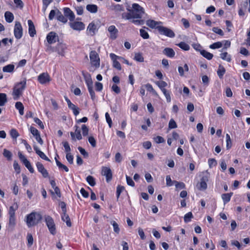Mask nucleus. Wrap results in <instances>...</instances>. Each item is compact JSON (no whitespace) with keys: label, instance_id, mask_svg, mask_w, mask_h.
<instances>
[{"label":"nucleus","instance_id":"4c0bfd02","mask_svg":"<svg viewBox=\"0 0 250 250\" xmlns=\"http://www.w3.org/2000/svg\"><path fill=\"white\" fill-rule=\"evenodd\" d=\"M225 72L226 70L225 68L222 65H219L217 73L220 79L222 78L223 75L225 73Z\"/></svg>","mask_w":250,"mask_h":250},{"label":"nucleus","instance_id":"bb28decb","mask_svg":"<svg viewBox=\"0 0 250 250\" xmlns=\"http://www.w3.org/2000/svg\"><path fill=\"white\" fill-rule=\"evenodd\" d=\"M62 219L63 221L66 222V225L68 227H70L71 226V223L70 221V218L68 215L66 214V212L62 214Z\"/></svg>","mask_w":250,"mask_h":250},{"label":"nucleus","instance_id":"e433bc0d","mask_svg":"<svg viewBox=\"0 0 250 250\" xmlns=\"http://www.w3.org/2000/svg\"><path fill=\"white\" fill-rule=\"evenodd\" d=\"M201 54L208 60L212 59L213 56L212 54L204 50L201 51Z\"/></svg>","mask_w":250,"mask_h":250},{"label":"nucleus","instance_id":"774afa93","mask_svg":"<svg viewBox=\"0 0 250 250\" xmlns=\"http://www.w3.org/2000/svg\"><path fill=\"white\" fill-rule=\"evenodd\" d=\"M30 130L32 135L35 137L40 134L39 131L34 127L31 126Z\"/></svg>","mask_w":250,"mask_h":250},{"label":"nucleus","instance_id":"7ed1b4c3","mask_svg":"<svg viewBox=\"0 0 250 250\" xmlns=\"http://www.w3.org/2000/svg\"><path fill=\"white\" fill-rule=\"evenodd\" d=\"M42 219V215L36 212H32L26 215L25 222L27 226L30 228L37 224Z\"/></svg>","mask_w":250,"mask_h":250},{"label":"nucleus","instance_id":"72a5a7b5","mask_svg":"<svg viewBox=\"0 0 250 250\" xmlns=\"http://www.w3.org/2000/svg\"><path fill=\"white\" fill-rule=\"evenodd\" d=\"M15 66L13 64H8L4 66L2 68V71L4 72H12L14 70Z\"/></svg>","mask_w":250,"mask_h":250},{"label":"nucleus","instance_id":"473e14b6","mask_svg":"<svg viewBox=\"0 0 250 250\" xmlns=\"http://www.w3.org/2000/svg\"><path fill=\"white\" fill-rule=\"evenodd\" d=\"M220 58L228 62H230L231 60V56L227 52H225L220 54Z\"/></svg>","mask_w":250,"mask_h":250},{"label":"nucleus","instance_id":"5701e85b","mask_svg":"<svg viewBox=\"0 0 250 250\" xmlns=\"http://www.w3.org/2000/svg\"><path fill=\"white\" fill-rule=\"evenodd\" d=\"M28 24L29 26V34L31 37H34L36 32L33 22L30 20L28 21Z\"/></svg>","mask_w":250,"mask_h":250},{"label":"nucleus","instance_id":"09e8293b","mask_svg":"<svg viewBox=\"0 0 250 250\" xmlns=\"http://www.w3.org/2000/svg\"><path fill=\"white\" fill-rule=\"evenodd\" d=\"M86 181L91 186H94L96 184L95 179L90 175L86 177Z\"/></svg>","mask_w":250,"mask_h":250},{"label":"nucleus","instance_id":"603ef678","mask_svg":"<svg viewBox=\"0 0 250 250\" xmlns=\"http://www.w3.org/2000/svg\"><path fill=\"white\" fill-rule=\"evenodd\" d=\"M202 174H203V176H202L201 180L207 183L208 180V178L209 177V174L207 171L203 172L202 173Z\"/></svg>","mask_w":250,"mask_h":250},{"label":"nucleus","instance_id":"f03ea898","mask_svg":"<svg viewBox=\"0 0 250 250\" xmlns=\"http://www.w3.org/2000/svg\"><path fill=\"white\" fill-rule=\"evenodd\" d=\"M18 207L19 206L17 203H14L9 208L8 211L9 221L7 226V228L9 230H13L16 224L15 211L18 209Z\"/></svg>","mask_w":250,"mask_h":250},{"label":"nucleus","instance_id":"423d86ee","mask_svg":"<svg viewBox=\"0 0 250 250\" xmlns=\"http://www.w3.org/2000/svg\"><path fill=\"white\" fill-rule=\"evenodd\" d=\"M91 64L96 68H99L100 65V60L98 53L95 51H91L89 54Z\"/></svg>","mask_w":250,"mask_h":250},{"label":"nucleus","instance_id":"ddd939ff","mask_svg":"<svg viewBox=\"0 0 250 250\" xmlns=\"http://www.w3.org/2000/svg\"><path fill=\"white\" fill-rule=\"evenodd\" d=\"M38 80L41 84H44L49 83L51 79L47 73H42L38 76Z\"/></svg>","mask_w":250,"mask_h":250},{"label":"nucleus","instance_id":"c85d7f7f","mask_svg":"<svg viewBox=\"0 0 250 250\" xmlns=\"http://www.w3.org/2000/svg\"><path fill=\"white\" fill-rule=\"evenodd\" d=\"M15 107L19 110V113L21 115H23L24 114V106L23 104L20 102H18L15 104Z\"/></svg>","mask_w":250,"mask_h":250},{"label":"nucleus","instance_id":"f3484780","mask_svg":"<svg viewBox=\"0 0 250 250\" xmlns=\"http://www.w3.org/2000/svg\"><path fill=\"white\" fill-rule=\"evenodd\" d=\"M46 40L49 44H52L58 41L59 37L56 33L51 32L47 35Z\"/></svg>","mask_w":250,"mask_h":250},{"label":"nucleus","instance_id":"9b49d317","mask_svg":"<svg viewBox=\"0 0 250 250\" xmlns=\"http://www.w3.org/2000/svg\"><path fill=\"white\" fill-rule=\"evenodd\" d=\"M110 57L113 61V66L119 70H121V66L120 62L117 61L118 59H123L121 57L118 56L113 53L110 54Z\"/></svg>","mask_w":250,"mask_h":250},{"label":"nucleus","instance_id":"2f4dec72","mask_svg":"<svg viewBox=\"0 0 250 250\" xmlns=\"http://www.w3.org/2000/svg\"><path fill=\"white\" fill-rule=\"evenodd\" d=\"M57 18L58 21L63 23H66L67 21V19L65 18L64 16L62 15L61 12L58 10H57Z\"/></svg>","mask_w":250,"mask_h":250},{"label":"nucleus","instance_id":"4d7b16f0","mask_svg":"<svg viewBox=\"0 0 250 250\" xmlns=\"http://www.w3.org/2000/svg\"><path fill=\"white\" fill-rule=\"evenodd\" d=\"M177 127V124H176V122H175V121L173 119H170V120L169 121V124H168L169 128L173 129V128H175Z\"/></svg>","mask_w":250,"mask_h":250},{"label":"nucleus","instance_id":"3c124183","mask_svg":"<svg viewBox=\"0 0 250 250\" xmlns=\"http://www.w3.org/2000/svg\"><path fill=\"white\" fill-rule=\"evenodd\" d=\"M198 186V188L199 190H205L207 188V183L201 180V182H200L199 185Z\"/></svg>","mask_w":250,"mask_h":250},{"label":"nucleus","instance_id":"c03bdc74","mask_svg":"<svg viewBox=\"0 0 250 250\" xmlns=\"http://www.w3.org/2000/svg\"><path fill=\"white\" fill-rule=\"evenodd\" d=\"M192 218V213L191 212H189L185 215L184 217V221L185 223H188L191 221Z\"/></svg>","mask_w":250,"mask_h":250},{"label":"nucleus","instance_id":"e2e57ef3","mask_svg":"<svg viewBox=\"0 0 250 250\" xmlns=\"http://www.w3.org/2000/svg\"><path fill=\"white\" fill-rule=\"evenodd\" d=\"M166 184L167 186L170 187L174 184L173 181H172L169 175L166 176Z\"/></svg>","mask_w":250,"mask_h":250},{"label":"nucleus","instance_id":"412c9836","mask_svg":"<svg viewBox=\"0 0 250 250\" xmlns=\"http://www.w3.org/2000/svg\"><path fill=\"white\" fill-rule=\"evenodd\" d=\"M146 24L148 26L152 29L155 28L157 29V27H160L161 25H160V24H162V22L161 21H156L152 20H148L146 21Z\"/></svg>","mask_w":250,"mask_h":250},{"label":"nucleus","instance_id":"79ce46f5","mask_svg":"<svg viewBox=\"0 0 250 250\" xmlns=\"http://www.w3.org/2000/svg\"><path fill=\"white\" fill-rule=\"evenodd\" d=\"M3 155L4 157L6 158L8 160H11L12 157V153L8 150L6 149H3Z\"/></svg>","mask_w":250,"mask_h":250},{"label":"nucleus","instance_id":"13d9d810","mask_svg":"<svg viewBox=\"0 0 250 250\" xmlns=\"http://www.w3.org/2000/svg\"><path fill=\"white\" fill-rule=\"evenodd\" d=\"M82 130L83 136H85L88 135L89 130L88 127L85 125H82Z\"/></svg>","mask_w":250,"mask_h":250},{"label":"nucleus","instance_id":"a18cd8bd","mask_svg":"<svg viewBox=\"0 0 250 250\" xmlns=\"http://www.w3.org/2000/svg\"><path fill=\"white\" fill-rule=\"evenodd\" d=\"M62 144L64 148V150L66 153H69L71 151V148L70 147L69 143L66 142H62Z\"/></svg>","mask_w":250,"mask_h":250},{"label":"nucleus","instance_id":"393cba45","mask_svg":"<svg viewBox=\"0 0 250 250\" xmlns=\"http://www.w3.org/2000/svg\"><path fill=\"white\" fill-rule=\"evenodd\" d=\"M34 149L35 150L36 153L42 159L45 160L47 161H50V159L45 155V154L41 151L39 148L36 146H34Z\"/></svg>","mask_w":250,"mask_h":250},{"label":"nucleus","instance_id":"5fc2aeb1","mask_svg":"<svg viewBox=\"0 0 250 250\" xmlns=\"http://www.w3.org/2000/svg\"><path fill=\"white\" fill-rule=\"evenodd\" d=\"M111 224L112 225L114 229V231L117 233H119L120 231V228L118 224L114 221H112L111 222Z\"/></svg>","mask_w":250,"mask_h":250},{"label":"nucleus","instance_id":"6e6552de","mask_svg":"<svg viewBox=\"0 0 250 250\" xmlns=\"http://www.w3.org/2000/svg\"><path fill=\"white\" fill-rule=\"evenodd\" d=\"M98 31V25L95 23V21H93L88 24L86 29V34L88 36H93Z\"/></svg>","mask_w":250,"mask_h":250},{"label":"nucleus","instance_id":"f8f14e48","mask_svg":"<svg viewBox=\"0 0 250 250\" xmlns=\"http://www.w3.org/2000/svg\"><path fill=\"white\" fill-rule=\"evenodd\" d=\"M69 25L73 30L81 31L85 28L84 24L81 21H74L69 23Z\"/></svg>","mask_w":250,"mask_h":250},{"label":"nucleus","instance_id":"bf43d9fd","mask_svg":"<svg viewBox=\"0 0 250 250\" xmlns=\"http://www.w3.org/2000/svg\"><path fill=\"white\" fill-rule=\"evenodd\" d=\"M131 20V22L136 25H142L144 23V20H140L139 19H137V20H135V19H132Z\"/></svg>","mask_w":250,"mask_h":250},{"label":"nucleus","instance_id":"338daca9","mask_svg":"<svg viewBox=\"0 0 250 250\" xmlns=\"http://www.w3.org/2000/svg\"><path fill=\"white\" fill-rule=\"evenodd\" d=\"M27 238L28 240L27 245L29 247H30L31 245H32L33 243V238L32 235L31 234L28 233L27 236Z\"/></svg>","mask_w":250,"mask_h":250},{"label":"nucleus","instance_id":"680f3d73","mask_svg":"<svg viewBox=\"0 0 250 250\" xmlns=\"http://www.w3.org/2000/svg\"><path fill=\"white\" fill-rule=\"evenodd\" d=\"M66 159L70 164L73 163V156L71 155V153L66 154Z\"/></svg>","mask_w":250,"mask_h":250},{"label":"nucleus","instance_id":"58836bf2","mask_svg":"<svg viewBox=\"0 0 250 250\" xmlns=\"http://www.w3.org/2000/svg\"><path fill=\"white\" fill-rule=\"evenodd\" d=\"M10 135L13 139H15L16 140L20 135L17 130L15 128L11 129L10 131Z\"/></svg>","mask_w":250,"mask_h":250},{"label":"nucleus","instance_id":"7c9ffc66","mask_svg":"<svg viewBox=\"0 0 250 250\" xmlns=\"http://www.w3.org/2000/svg\"><path fill=\"white\" fill-rule=\"evenodd\" d=\"M5 18L7 22L10 23L13 21L14 20V16L13 14L9 11H7L4 14Z\"/></svg>","mask_w":250,"mask_h":250},{"label":"nucleus","instance_id":"0eeeda50","mask_svg":"<svg viewBox=\"0 0 250 250\" xmlns=\"http://www.w3.org/2000/svg\"><path fill=\"white\" fill-rule=\"evenodd\" d=\"M157 30L161 35H165L169 38H173L175 37L174 32L167 27L161 25L160 27H157Z\"/></svg>","mask_w":250,"mask_h":250},{"label":"nucleus","instance_id":"dca6fc26","mask_svg":"<svg viewBox=\"0 0 250 250\" xmlns=\"http://www.w3.org/2000/svg\"><path fill=\"white\" fill-rule=\"evenodd\" d=\"M75 132H70V134L71 139L73 141H76V139L80 140L82 139V136L81 134V131L78 126H75Z\"/></svg>","mask_w":250,"mask_h":250},{"label":"nucleus","instance_id":"b1692460","mask_svg":"<svg viewBox=\"0 0 250 250\" xmlns=\"http://www.w3.org/2000/svg\"><path fill=\"white\" fill-rule=\"evenodd\" d=\"M83 75L87 85V88H91L93 87V82L90 74L87 73L86 74L83 73Z\"/></svg>","mask_w":250,"mask_h":250},{"label":"nucleus","instance_id":"49530a36","mask_svg":"<svg viewBox=\"0 0 250 250\" xmlns=\"http://www.w3.org/2000/svg\"><path fill=\"white\" fill-rule=\"evenodd\" d=\"M140 36L144 39H147L149 38V36L147 32L144 29L140 30Z\"/></svg>","mask_w":250,"mask_h":250},{"label":"nucleus","instance_id":"6e6d98bb","mask_svg":"<svg viewBox=\"0 0 250 250\" xmlns=\"http://www.w3.org/2000/svg\"><path fill=\"white\" fill-rule=\"evenodd\" d=\"M134 60L139 62H143L144 58L141 54L136 53L134 56Z\"/></svg>","mask_w":250,"mask_h":250},{"label":"nucleus","instance_id":"864d4df0","mask_svg":"<svg viewBox=\"0 0 250 250\" xmlns=\"http://www.w3.org/2000/svg\"><path fill=\"white\" fill-rule=\"evenodd\" d=\"M57 166L60 169H63L66 172H68L69 171L68 168L66 166L62 164L59 161H57Z\"/></svg>","mask_w":250,"mask_h":250},{"label":"nucleus","instance_id":"69168bd1","mask_svg":"<svg viewBox=\"0 0 250 250\" xmlns=\"http://www.w3.org/2000/svg\"><path fill=\"white\" fill-rule=\"evenodd\" d=\"M154 140L156 143H163L165 142V139L161 136H157L156 137H154Z\"/></svg>","mask_w":250,"mask_h":250},{"label":"nucleus","instance_id":"4be33fe9","mask_svg":"<svg viewBox=\"0 0 250 250\" xmlns=\"http://www.w3.org/2000/svg\"><path fill=\"white\" fill-rule=\"evenodd\" d=\"M163 53L167 57L171 58H173L175 55L174 50L169 47L165 48L163 51Z\"/></svg>","mask_w":250,"mask_h":250},{"label":"nucleus","instance_id":"1a4fd4ad","mask_svg":"<svg viewBox=\"0 0 250 250\" xmlns=\"http://www.w3.org/2000/svg\"><path fill=\"white\" fill-rule=\"evenodd\" d=\"M18 156L21 161L23 163L25 167L29 170V171L33 173L34 172V168L31 165L29 161L25 158V157L22 154L21 152L19 151L18 152Z\"/></svg>","mask_w":250,"mask_h":250},{"label":"nucleus","instance_id":"20e7f679","mask_svg":"<svg viewBox=\"0 0 250 250\" xmlns=\"http://www.w3.org/2000/svg\"><path fill=\"white\" fill-rule=\"evenodd\" d=\"M26 84V81L23 80L15 84L13 88V99L15 100H18L20 96L22 95L23 91L25 88Z\"/></svg>","mask_w":250,"mask_h":250},{"label":"nucleus","instance_id":"a19ab883","mask_svg":"<svg viewBox=\"0 0 250 250\" xmlns=\"http://www.w3.org/2000/svg\"><path fill=\"white\" fill-rule=\"evenodd\" d=\"M176 188L177 190L184 189L185 188V185L183 182H179L176 181H173Z\"/></svg>","mask_w":250,"mask_h":250},{"label":"nucleus","instance_id":"aec40b11","mask_svg":"<svg viewBox=\"0 0 250 250\" xmlns=\"http://www.w3.org/2000/svg\"><path fill=\"white\" fill-rule=\"evenodd\" d=\"M64 16L68 17L70 21H73L75 19V15L74 13L69 8L65 7L63 8Z\"/></svg>","mask_w":250,"mask_h":250},{"label":"nucleus","instance_id":"37998d69","mask_svg":"<svg viewBox=\"0 0 250 250\" xmlns=\"http://www.w3.org/2000/svg\"><path fill=\"white\" fill-rule=\"evenodd\" d=\"M145 87L146 88V89L149 91H150L152 93V94L155 96H158L157 93L156 92V91L153 89V88L152 87V86L149 84V83H147L145 85Z\"/></svg>","mask_w":250,"mask_h":250},{"label":"nucleus","instance_id":"cd10ccee","mask_svg":"<svg viewBox=\"0 0 250 250\" xmlns=\"http://www.w3.org/2000/svg\"><path fill=\"white\" fill-rule=\"evenodd\" d=\"M232 194V192H230L229 193H224L222 195V199L223 200L224 204H226L230 201Z\"/></svg>","mask_w":250,"mask_h":250},{"label":"nucleus","instance_id":"6ab92c4d","mask_svg":"<svg viewBox=\"0 0 250 250\" xmlns=\"http://www.w3.org/2000/svg\"><path fill=\"white\" fill-rule=\"evenodd\" d=\"M36 166L38 171L42 173L43 177L46 178L49 176V174L47 171L44 168V166L42 163H41L40 162H37L36 163Z\"/></svg>","mask_w":250,"mask_h":250},{"label":"nucleus","instance_id":"9d476101","mask_svg":"<svg viewBox=\"0 0 250 250\" xmlns=\"http://www.w3.org/2000/svg\"><path fill=\"white\" fill-rule=\"evenodd\" d=\"M14 36L17 39H20L22 36V28L19 22H16L14 27Z\"/></svg>","mask_w":250,"mask_h":250},{"label":"nucleus","instance_id":"f704fd0d","mask_svg":"<svg viewBox=\"0 0 250 250\" xmlns=\"http://www.w3.org/2000/svg\"><path fill=\"white\" fill-rule=\"evenodd\" d=\"M7 102V96L5 93H0V106H3Z\"/></svg>","mask_w":250,"mask_h":250},{"label":"nucleus","instance_id":"c9c22d12","mask_svg":"<svg viewBox=\"0 0 250 250\" xmlns=\"http://www.w3.org/2000/svg\"><path fill=\"white\" fill-rule=\"evenodd\" d=\"M156 84L160 88L162 92L163 90H167L165 87L167 86V83L165 81H157L155 82Z\"/></svg>","mask_w":250,"mask_h":250},{"label":"nucleus","instance_id":"c756f323","mask_svg":"<svg viewBox=\"0 0 250 250\" xmlns=\"http://www.w3.org/2000/svg\"><path fill=\"white\" fill-rule=\"evenodd\" d=\"M86 9L91 13H95L97 12L98 7L95 4H88L86 7Z\"/></svg>","mask_w":250,"mask_h":250},{"label":"nucleus","instance_id":"ea45409f","mask_svg":"<svg viewBox=\"0 0 250 250\" xmlns=\"http://www.w3.org/2000/svg\"><path fill=\"white\" fill-rule=\"evenodd\" d=\"M177 45L178 46L182 49L185 51H188L190 48L189 46L185 42H181L177 44Z\"/></svg>","mask_w":250,"mask_h":250},{"label":"nucleus","instance_id":"0e129e2a","mask_svg":"<svg viewBox=\"0 0 250 250\" xmlns=\"http://www.w3.org/2000/svg\"><path fill=\"white\" fill-rule=\"evenodd\" d=\"M114 10L116 12H119L123 11L124 9L122 5L118 4L114 6Z\"/></svg>","mask_w":250,"mask_h":250},{"label":"nucleus","instance_id":"a878e982","mask_svg":"<svg viewBox=\"0 0 250 250\" xmlns=\"http://www.w3.org/2000/svg\"><path fill=\"white\" fill-rule=\"evenodd\" d=\"M64 45L60 43L57 45L54 51L57 52L59 55L63 56L64 54Z\"/></svg>","mask_w":250,"mask_h":250},{"label":"nucleus","instance_id":"4468645a","mask_svg":"<svg viewBox=\"0 0 250 250\" xmlns=\"http://www.w3.org/2000/svg\"><path fill=\"white\" fill-rule=\"evenodd\" d=\"M102 174L106 177V180L107 182H109L112 179V172L110 168L108 167H103Z\"/></svg>","mask_w":250,"mask_h":250},{"label":"nucleus","instance_id":"de8ad7c7","mask_svg":"<svg viewBox=\"0 0 250 250\" xmlns=\"http://www.w3.org/2000/svg\"><path fill=\"white\" fill-rule=\"evenodd\" d=\"M226 147L228 149L230 148L232 146V142L229 134H226Z\"/></svg>","mask_w":250,"mask_h":250},{"label":"nucleus","instance_id":"8fccbe9b","mask_svg":"<svg viewBox=\"0 0 250 250\" xmlns=\"http://www.w3.org/2000/svg\"><path fill=\"white\" fill-rule=\"evenodd\" d=\"M223 45V42H216L211 44L209 47L211 49H217L221 47Z\"/></svg>","mask_w":250,"mask_h":250},{"label":"nucleus","instance_id":"39448f33","mask_svg":"<svg viewBox=\"0 0 250 250\" xmlns=\"http://www.w3.org/2000/svg\"><path fill=\"white\" fill-rule=\"evenodd\" d=\"M44 219L50 232L54 235L56 234V227L53 218L49 215H45Z\"/></svg>","mask_w":250,"mask_h":250},{"label":"nucleus","instance_id":"f257e3e1","mask_svg":"<svg viewBox=\"0 0 250 250\" xmlns=\"http://www.w3.org/2000/svg\"><path fill=\"white\" fill-rule=\"evenodd\" d=\"M128 13H124L122 16L123 19L131 20L132 19H141L144 14V8L137 3H133L132 9L127 8Z\"/></svg>","mask_w":250,"mask_h":250},{"label":"nucleus","instance_id":"a211bd4d","mask_svg":"<svg viewBox=\"0 0 250 250\" xmlns=\"http://www.w3.org/2000/svg\"><path fill=\"white\" fill-rule=\"evenodd\" d=\"M65 100L67 103L68 107L72 110L74 114L76 116L79 114V110L75 105L72 104L70 100L66 97H65Z\"/></svg>","mask_w":250,"mask_h":250},{"label":"nucleus","instance_id":"2eb2a0df","mask_svg":"<svg viewBox=\"0 0 250 250\" xmlns=\"http://www.w3.org/2000/svg\"><path fill=\"white\" fill-rule=\"evenodd\" d=\"M108 31L109 33V37L111 40H114L117 38L118 30L114 25L109 26L108 28Z\"/></svg>","mask_w":250,"mask_h":250},{"label":"nucleus","instance_id":"052dcab7","mask_svg":"<svg viewBox=\"0 0 250 250\" xmlns=\"http://www.w3.org/2000/svg\"><path fill=\"white\" fill-rule=\"evenodd\" d=\"M125 190V188L123 186H118L117 188V199L119 198L121 192Z\"/></svg>","mask_w":250,"mask_h":250}]
</instances>
